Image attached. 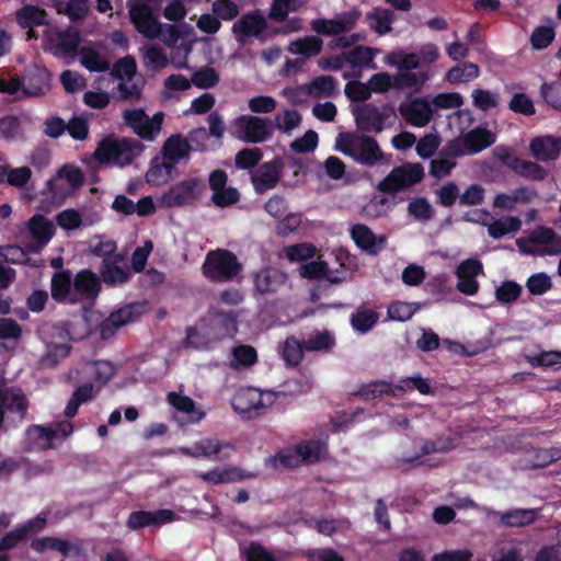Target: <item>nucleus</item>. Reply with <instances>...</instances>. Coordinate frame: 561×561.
Here are the masks:
<instances>
[{"label": "nucleus", "instance_id": "53", "mask_svg": "<svg viewBox=\"0 0 561 561\" xmlns=\"http://www.w3.org/2000/svg\"><path fill=\"white\" fill-rule=\"evenodd\" d=\"M408 211L417 221H428L434 217V209L425 197H417L410 202Z\"/></svg>", "mask_w": 561, "mask_h": 561}, {"label": "nucleus", "instance_id": "56", "mask_svg": "<svg viewBox=\"0 0 561 561\" xmlns=\"http://www.w3.org/2000/svg\"><path fill=\"white\" fill-rule=\"evenodd\" d=\"M440 145V138L438 135L435 134H427L420 138V140L416 142V153L422 159H427L432 157Z\"/></svg>", "mask_w": 561, "mask_h": 561}, {"label": "nucleus", "instance_id": "13", "mask_svg": "<svg viewBox=\"0 0 561 561\" xmlns=\"http://www.w3.org/2000/svg\"><path fill=\"white\" fill-rule=\"evenodd\" d=\"M285 163L283 158L275 157L270 161L261 163L254 172L251 173V183L255 193L264 194L275 188L282 178Z\"/></svg>", "mask_w": 561, "mask_h": 561}, {"label": "nucleus", "instance_id": "19", "mask_svg": "<svg viewBox=\"0 0 561 561\" xmlns=\"http://www.w3.org/2000/svg\"><path fill=\"white\" fill-rule=\"evenodd\" d=\"M72 286L76 302L80 300H92L101 290V280L92 271L81 270L72 279Z\"/></svg>", "mask_w": 561, "mask_h": 561}, {"label": "nucleus", "instance_id": "12", "mask_svg": "<svg viewBox=\"0 0 561 561\" xmlns=\"http://www.w3.org/2000/svg\"><path fill=\"white\" fill-rule=\"evenodd\" d=\"M360 12L356 9L336 14L333 19H316L311 22V30L318 35L337 36L352 31Z\"/></svg>", "mask_w": 561, "mask_h": 561}, {"label": "nucleus", "instance_id": "21", "mask_svg": "<svg viewBox=\"0 0 561 561\" xmlns=\"http://www.w3.org/2000/svg\"><path fill=\"white\" fill-rule=\"evenodd\" d=\"M22 94L25 96H38L49 89V73L45 68H27L22 78Z\"/></svg>", "mask_w": 561, "mask_h": 561}, {"label": "nucleus", "instance_id": "5", "mask_svg": "<svg viewBox=\"0 0 561 561\" xmlns=\"http://www.w3.org/2000/svg\"><path fill=\"white\" fill-rule=\"evenodd\" d=\"M424 167L419 162H405L394 167L377 185L383 194H397L423 181Z\"/></svg>", "mask_w": 561, "mask_h": 561}, {"label": "nucleus", "instance_id": "46", "mask_svg": "<svg viewBox=\"0 0 561 561\" xmlns=\"http://www.w3.org/2000/svg\"><path fill=\"white\" fill-rule=\"evenodd\" d=\"M211 12L220 22H230L239 16L240 8L233 0H215L211 4Z\"/></svg>", "mask_w": 561, "mask_h": 561}, {"label": "nucleus", "instance_id": "26", "mask_svg": "<svg viewBox=\"0 0 561 561\" xmlns=\"http://www.w3.org/2000/svg\"><path fill=\"white\" fill-rule=\"evenodd\" d=\"M192 151V145L188 139L181 134L171 135L163 144L161 149L162 159L180 162L188 158Z\"/></svg>", "mask_w": 561, "mask_h": 561}, {"label": "nucleus", "instance_id": "45", "mask_svg": "<svg viewBox=\"0 0 561 561\" xmlns=\"http://www.w3.org/2000/svg\"><path fill=\"white\" fill-rule=\"evenodd\" d=\"M263 152L260 148H243L239 150L234 158V164L240 170H249L260 165Z\"/></svg>", "mask_w": 561, "mask_h": 561}, {"label": "nucleus", "instance_id": "4", "mask_svg": "<svg viewBox=\"0 0 561 561\" xmlns=\"http://www.w3.org/2000/svg\"><path fill=\"white\" fill-rule=\"evenodd\" d=\"M243 270L237 255L227 249L209 251L202 265L203 275L213 283H228Z\"/></svg>", "mask_w": 561, "mask_h": 561}, {"label": "nucleus", "instance_id": "39", "mask_svg": "<svg viewBox=\"0 0 561 561\" xmlns=\"http://www.w3.org/2000/svg\"><path fill=\"white\" fill-rule=\"evenodd\" d=\"M520 227L522 221L519 218L508 216L491 222L488 227V232L491 238L499 240L511 232L518 231Z\"/></svg>", "mask_w": 561, "mask_h": 561}, {"label": "nucleus", "instance_id": "62", "mask_svg": "<svg viewBox=\"0 0 561 561\" xmlns=\"http://www.w3.org/2000/svg\"><path fill=\"white\" fill-rule=\"evenodd\" d=\"M144 62L147 67L157 71L168 65V57L164 50L157 46L149 47L144 55Z\"/></svg>", "mask_w": 561, "mask_h": 561}, {"label": "nucleus", "instance_id": "27", "mask_svg": "<svg viewBox=\"0 0 561 561\" xmlns=\"http://www.w3.org/2000/svg\"><path fill=\"white\" fill-rule=\"evenodd\" d=\"M167 400L178 412L187 416L186 423L195 424L205 417V412L196 409L195 401L187 396L172 391L168 393Z\"/></svg>", "mask_w": 561, "mask_h": 561}, {"label": "nucleus", "instance_id": "6", "mask_svg": "<svg viewBox=\"0 0 561 561\" xmlns=\"http://www.w3.org/2000/svg\"><path fill=\"white\" fill-rule=\"evenodd\" d=\"M204 191L205 184L199 178L185 179L163 192L159 203L165 208L192 206L199 199Z\"/></svg>", "mask_w": 561, "mask_h": 561}, {"label": "nucleus", "instance_id": "10", "mask_svg": "<svg viewBox=\"0 0 561 561\" xmlns=\"http://www.w3.org/2000/svg\"><path fill=\"white\" fill-rule=\"evenodd\" d=\"M266 30V18L259 9L242 14L231 27V32L239 44H247L251 37L264 42L265 37L263 34Z\"/></svg>", "mask_w": 561, "mask_h": 561}, {"label": "nucleus", "instance_id": "41", "mask_svg": "<svg viewBox=\"0 0 561 561\" xmlns=\"http://www.w3.org/2000/svg\"><path fill=\"white\" fill-rule=\"evenodd\" d=\"M224 448L232 450L233 446L216 438L203 439L194 445V453H192V457H217Z\"/></svg>", "mask_w": 561, "mask_h": 561}, {"label": "nucleus", "instance_id": "20", "mask_svg": "<svg viewBox=\"0 0 561 561\" xmlns=\"http://www.w3.org/2000/svg\"><path fill=\"white\" fill-rule=\"evenodd\" d=\"M175 513L172 510L161 508L153 512L135 511L127 519V527L133 530L148 526L162 525L174 519Z\"/></svg>", "mask_w": 561, "mask_h": 561}, {"label": "nucleus", "instance_id": "11", "mask_svg": "<svg viewBox=\"0 0 561 561\" xmlns=\"http://www.w3.org/2000/svg\"><path fill=\"white\" fill-rule=\"evenodd\" d=\"M357 129L364 133H381L386 127V119L394 112L391 107L385 106L379 110L371 103H364L353 111Z\"/></svg>", "mask_w": 561, "mask_h": 561}, {"label": "nucleus", "instance_id": "37", "mask_svg": "<svg viewBox=\"0 0 561 561\" xmlns=\"http://www.w3.org/2000/svg\"><path fill=\"white\" fill-rule=\"evenodd\" d=\"M80 62L92 72H104L110 69V62L102 58L99 51L91 47H81L79 49Z\"/></svg>", "mask_w": 561, "mask_h": 561}, {"label": "nucleus", "instance_id": "22", "mask_svg": "<svg viewBox=\"0 0 561 561\" xmlns=\"http://www.w3.org/2000/svg\"><path fill=\"white\" fill-rule=\"evenodd\" d=\"M50 295L57 304H76L71 271L61 270L54 273L50 280Z\"/></svg>", "mask_w": 561, "mask_h": 561}, {"label": "nucleus", "instance_id": "7", "mask_svg": "<svg viewBox=\"0 0 561 561\" xmlns=\"http://www.w3.org/2000/svg\"><path fill=\"white\" fill-rule=\"evenodd\" d=\"M44 49L55 57H75L81 43L80 33L71 27L59 30L47 27L43 32Z\"/></svg>", "mask_w": 561, "mask_h": 561}, {"label": "nucleus", "instance_id": "14", "mask_svg": "<svg viewBox=\"0 0 561 561\" xmlns=\"http://www.w3.org/2000/svg\"><path fill=\"white\" fill-rule=\"evenodd\" d=\"M234 124L243 133L242 139L250 144L263 142L273 135V122L270 118L241 115Z\"/></svg>", "mask_w": 561, "mask_h": 561}, {"label": "nucleus", "instance_id": "52", "mask_svg": "<svg viewBox=\"0 0 561 561\" xmlns=\"http://www.w3.org/2000/svg\"><path fill=\"white\" fill-rule=\"evenodd\" d=\"M191 82L196 88L210 89L219 83V75L214 68L204 67L193 73Z\"/></svg>", "mask_w": 561, "mask_h": 561}, {"label": "nucleus", "instance_id": "15", "mask_svg": "<svg viewBox=\"0 0 561 561\" xmlns=\"http://www.w3.org/2000/svg\"><path fill=\"white\" fill-rule=\"evenodd\" d=\"M0 405L4 415H15L22 422L27 416L30 400L21 388L5 387L0 389Z\"/></svg>", "mask_w": 561, "mask_h": 561}, {"label": "nucleus", "instance_id": "23", "mask_svg": "<svg viewBox=\"0 0 561 561\" xmlns=\"http://www.w3.org/2000/svg\"><path fill=\"white\" fill-rule=\"evenodd\" d=\"M134 311L135 308L131 305H127L111 312V314L104 319L99 327L100 337L102 340H108L119 328L133 322L135 319Z\"/></svg>", "mask_w": 561, "mask_h": 561}, {"label": "nucleus", "instance_id": "57", "mask_svg": "<svg viewBox=\"0 0 561 561\" xmlns=\"http://www.w3.org/2000/svg\"><path fill=\"white\" fill-rule=\"evenodd\" d=\"M318 140V134L314 130L309 129L304 134V136L295 139L290 144V148L296 153H308L317 148Z\"/></svg>", "mask_w": 561, "mask_h": 561}, {"label": "nucleus", "instance_id": "44", "mask_svg": "<svg viewBox=\"0 0 561 561\" xmlns=\"http://www.w3.org/2000/svg\"><path fill=\"white\" fill-rule=\"evenodd\" d=\"M273 122V129L276 128L284 134H289L301 123V115L296 110H285L283 114H276Z\"/></svg>", "mask_w": 561, "mask_h": 561}, {"label": "nucleus", "instance_id": "61", "mask_svg": "<svg viewBox=\"0 0 561 561\" xmlns=\"http://www.w3.org/2000/svg\"><path fill=\"white\" fill-rule=\"evenodd\" d=\"M522 294V286L513 280H506L496 288V299L503 304H510L519 298Z\"/></svg>", "mask_w": 561, "mask_h": 561}, {"label": "nucleus", "instance_id": "51", "mask_svg": "<svg viewBox=\"0 0 561 561\" xmlns=\"http://www.w3.org/2000/svg\"><path fill=\"white\" fill-rule=\"evenodd\" d=\"M378 321V316L373 310H359L352 314L351 324L355 331L366 333L370 331Z\"/></svg>", "mask_w": 561, "mask_h": 561}, {"label": "nucleus", "instance_id": "17", "mask_svg": "<svg viewBox=\"0 0 561 561\" xmlns=\"http://www.w3.org/2000/svg\"><path fill=\"white\" fill-rule=\"evenodd\" d=\"M287 282V275L275 267H264L253 275L254 290L262 295L276 294Z\"/></svg>", "mask_w": 561, "mask_h": 561}, {"label": "nucleus", "instance_id": "48", "mask_svg": "<svg viewBox=\"0 0 561 561\" xmlns=\"http://www.w3.org/2000/svg\"><path fill=\"white\" fill-rule=\"evenodd\" d=\"M305 350L307 352L329 351L334 344V337L328 331H318L309 339L304 340Z\"/></svg>", "mask_w": 561, "mask_h": 561}, {"label": "nucleus", "instance_id": "59", "mask_svg": "<svg viewBox=\"0 0 561 561\" xmlns=\"http://www.w3.org/2000/svg\"><path fill=\"white\" fill-rule=\"evenodd\" d=\"M540 93L549 106L561 111V82L543 83Z\"/></svg>", "mask_w": 561, "mask_h": 561}, {"label": "nucleus", "instance_id": "28", "mask_svg": "<svg viewBox=\"0 0 561 561\" xmlns=\"http://www.w3.org/2000/svg\"><path fill=\"white\" fill-rule=\"evenodd\" d=\"M122 261L123 255L119 253L112 259L102 260L100 273L105 284L125 283L129 279V270L119 266Z\"/></svg>", "mask_w": 561, "mask_h": 561}, {"label": "nucleus", "instance_id": "58", "mask_svg": "<svg viewBox=\"0 0 561 561\" xmlns=\"http://www.w3.org/2000/svg\"><path fill=\"white\" fill-rule=\"evenodd\" d=\"M517 174L526 180L543 181L548 171L537 162L522 160Z\"/></svg>", "mask_w": 561, "mask_h": 561}, {"label": "nucleus", "instance_id": "32", "mask_svg": "<svg viewBox=\"0 0 561 561\" xmlns=\"http://www.w3.org/2000/svg\"><path fill=\"white\" fill-rule=\"evenodd\" d=\"M31 548L36 552H44L45 550H55L60 552L64 557H70L75 548L68 540L56 537H42L32 540Z\"/></svg>", "mask_w": 561, "mask_h": 561}, {"label": "nucleus", "instance_id": "40", "mask_svg": "<svg viewBox=\"0 0 561 561\" xmlns=\"http://www.w3.org/2000/svg\"><path fill=\"white\" fill-rule=\"evenodd\" d=\"M369 26L379 35L391 32L393 22V13L388 9H375L367 14Z\"/></svg>", "mask_w": 561, "mask_h": 561}, {"label": "nucleus", "instance_id": "2", "mask_svg": "<svg viewBox=\"0 0 561 561\" xmlns=\"http://www.w3.org/2000/svg\"><path fill=\"white\" fill-rule=\"evenodd\" d=\"M73 433V424L68 421L53 422L48 425L32 424L25 430V451L56 449L58 444Z\"/></svg>", "mask_w": 561, "mask_h": 561}, {"label": "nucleus", "instance_id": "55", "mask_svg": "<svg viewBox=\"0 0 561 561\" xmlns=\"http://www.w3.org/2000/svg\"><path fill=\"white\" fill-rule=\"evenodd\" d=\"M178 162H173L172 160H162L160 164L152 165L146 174L147 181L149 183H158L160 180L167 181L173 170L175 169V164Z\"/></svg>", "mask_w": 561, "mask_h": 561}, {"label": "nucleus", "instance_id": "49", "mask_svg": "<svg viewBox=\"0 0 561 561\" xmlns=\"http://www.w3.org/2000/svg\"><path fill=\"white\" fill-rule=\"evenodd\" d=\"M305 343L299 342L297 339L290 336L287 337L284 343L283 358L291 366L298 365L304 357Z\"/></svg>", "mask_w": 561, "mask_h": 561}, {"label": "nucleus", "instance_id": "43", "mask_svg": "<svg viewBox=\"0 0 561 561\" xmlns=\"http://www.w3.org/2000/svg\"><path fill=\"white\" fill-rule=\"evenodd\" d=\"M374 57L373 48L360 45L343 54L344 60L353 68L368 66L373 62Z\"/></svg>", "mask_w": 561, "mask_h": 561}, {"label": "nucleus", "instance_id": "16", "mask_svg": "<svg viewBox=\"0 0 561 561\" xmlns=\"http://www.w3.org/2000/svg\"><path fill=\"white\" fill-rule=\"evenodd\" d=\"M529 152L537 161H554L561 154V137L552 135L536 136L529 142Z\"/></svg>", "mask_w": 561, "mask_h": 561}, {"label": "nucleus", "instance_id": "36", "mask_svg": "<svg viewBox=\"0 0 561 561\" xmlns=\"http://www.w3.org/2000/svg\"><path fill=\"white\" fill-rule=\"evenodd\" d=\"M307 90L313 98L334 96L337 93V81L331 76H318L311 80Z\"/></svg>", "mask_w": 561, "mask_h": 561}, {"label": "nucleus", "instance_id": "35", "mask_svg": "<svg viewBox=\"0 0 561 561\" xmlns=\"http://www.w3.org/2000/svg\"><path fill=\"white\" fill-rule=\"evenodd\" d=\"M536 511L515 508L500 514V523L507 527H523L530 525L536 519Z\"/></svg>", "mask_w": 561, "mask_h": 561}, {"label": "nucleus", "instance_id": "18", "mask_svg": "<svg viewBox=\"0 0 561 561\" xmlns=\"http://www.w3.org/2000/svg\"><path fill=\"white\" fill-rule=\"evenodd\" d=\"M399 113L410 125L415 127L426 126L433 116L430 103L423 98H417L409 103H401Z\"/></svg>", "mask_w": 561, "mask_h": 561}, {"label": "nucleus", "instance_id": "42", "mask_svg": "<svg viewBox=\"0 0 561 561\" xmlns=\"http://www.w3.org/2000/svg\"><path fill=\"white\" fill-rule=\"evenodd\" d=\"M480 75V70L478 65L473 62H466L462 67L455 66L448 70L446 73V79L448 82L456 84L460 82H469L478 78Z\"/></svg>", "mask_w": 561, "mask_h": 561}, {"label": "nucleus", "instance_id": "47", "mask_svg": "<svg viewBox=\"0 0 561 561\" xmlns=\"http://www.w3.org/2000/svg\"><path fill=\"white\" fill-rule=\"evenodd\" d=\"M556 38V30L553 26L540 25L534 28L530 35L531 47L536 50L547 48Z\"/></svg>", "mask_w": 561, "mask_h": 561}, {"label": "nucleus", "instance_id": "29", "mask_svg": "<svg viewBox=\"0 0 561 561\" xmlns=\"http://www.w3.org/2000/svg\"><path fill=\"white\" fill-rule=\"evenodd\" d=\"M129 15L135 27L149 35L156 20L152 15L150 5L146 2L138 1L129 5Z\"/></svg>", "mask_w": 561, "mask_h": 561}, {"label": "nucleus", "instance_id": "38", "mask_svg": "<svg viewBox=\"0 0 561 561\" xmlns=\"http://www.w3.org/2000/svg\"><path fill=\"white\" fill-rule=\"evenodd\" d=\"M427 80L428 75L424 71L411 72L409 70H400L398 75L394 76V89L402 90L411 88L419 91Z\"/></svg>", "mask_w": 561, "mask_h": 561}, {"label": "nucleus", "instance_id": "3", "mask_svg": "<svg viewBox=\"0 0 561 561\" xmlns=\"http://www.w3.org/2000/svg\"><path fill=\"white\" fill-rule=\"evenodd\" d=\"M336 146L343 154L362 165L373 167L385 158L377 140L367 135L340 134Z\"/></svg>", "mask_w": 561, "mask_h": 561}, {"label": "nucleus", "instance_id": "31", "mask_svg": "<svg viewBox=\"0 0 561 561\" xmlns=\"http://www.w3.org/2000/svg\"><path fill=\"white\" fill-rule=\"evenodd\" d=\"M30 233L39 245L47 244L53 238L54 226L43 215H34L27 222Z\"/></svg>", "mask_w": 561, "mask_h": 561}, {"label": "nucleus", "instance_id": "64", "mask_svg": "<svg viewBox=\"0 0 561 561\" xmlns=\"http://www.w3.org/2000/svg\"><path fill=\"white\" fill-rule=\"evenodd\" d=\"M559 459H561V450L559 448L538 449L534 455L530 468H546Z\"/></svg>", "mask_w": 561, "mask_h": 561}, {"label": "nucleus", "instance_id": "54", "mask_svg": "<svg viewBox=\"0 0 561 561\" xmlns=\"http://www.w3.org/2000/svg\"><path fill=\"white\" fill-rule=\"evenodd\" d=\"M137 71V64L133 56L127 55L123 58H119L112 68V76L123 80L126 78L127 80H131Z\"/></svg>", "mask_w": 561, "mask_h": 561}, {"label": "nucleus", "instance_id": "8", "mask_svg": "<svg viewBox=\"0 0 561 561\" xmlns=\"http://www.w3.org/2000/svg\"><path fill=\"white\" fill-rule=\"evenodd\" d=\"M124 123L141 139L153 141L159 135L164 121V113L157 112L149 117L142 108L126 110L123 113Z\"/></svg>", "mask_w": 561, "mask_h": 561}, {"label": "nucleus", "instance_id": "50", "mask_svg": "<svg viewBox=\"0 0 561 561\" xmlns=\"http://www.w3.org/2000/svg\"><path fill=\"white\" fill-rule=\"evenodd\" d=\"M552 286L551 277L545 272L533 274L526 280V288L534 296H541L546 294L552 288Z\"/></svg>", "mask_w": 561, "mask_h": 561}, {"label": "nucleus", "instance_id": "60", "mask_svg": "<svg viewBox=\"0 0 561 561\" xmlns=\"http://www.w3.org/2000/svg\"><path fill=\"white\" fill-rule=\"evenodd\" d=\"M473 105L480 111L488 112L499 105V99L495 94L484 89H476L472 91Z\"/></svg>", "mask_w": 561, "mask_h": 561}, {"label": "nucleus", "instance_id": "25", "mask_svg": "<svg viewBox=\"0 0 561 561\" xmlns=\"http://www.w3.org/2000/svg\"><path fill=\"white\" fill-rule=\"evenodd\" d=\"M15 21L22 28H34L36 26H50L47 11L38 5L24 4L15 12Z\"/></svg>", "mask_w": 561, "mask_h": 561}, {"label": "nucleus", "instance_id": "33", "mask_svg": "<svg viewBox=\"0 0 561 561\" xmlns=\"http://www.w3.org/2000/svg\"><path fill=\"white\" fill-rule=\"evenodd\" d=\"M351 237L355 244L369 254H377L376 236L366 225L356 224L351 228Z\"/></svg>", "mask_w": 561, "mask_h": 561}, {"label": "nucleus", "instance_id": "63", "mask_svg": "<svg viewBox=\"0 0 561 561\" xmlns=\"http://www.w3.org/2000/svg\"><path fill=\"white\" fill-rule=\"evenodd\" d=\"M527 362L531 367H553L561 365V352H541L534 356H527Z\"/></svg>", "mask_w": 561, "mask_h": 561}, {"label": "nucleus", "instance_id": "34", "mask_svg": "<svg viewBox=\"0 0 561 561\" xmlns=\"http://www.w3.org/2000/svg\"><path fill=\"white\" fill-rule=\"evenodd\" d=\"M323 41L314 35L305 36L290 43L289 50L291 54L310 58L321 53Z\"/></svg>", "mask_w": 561, "mask_h": 561}, {"label": "nucleus", "instance_id": "1", "mask_svg": "<svg viewBox=\"0 0 561 561\" xmlns=\"http://www.w3.org/2000/svg\"><path fill=\"white\" fill-rule=\"evenodd\" d=\"M144 149L145 146L135 138H116L110 135L99 142L94 154L101 163L123 168L131 164L142 153Z\"/></svg>", "mask_w": 561, "mask_h": 561}, {"label": "nucleus", "instance_id": "30", "mask_svg": "<svg viewBox=\"0 0 561 561\" xmlns=\"http://www.w3.org/2000/svg\"><path fill=\"white\" fill-rule=\"evenodd\" d=\"M469 154H476L495 142V136L486 128L477 127L463 135Z\"/></svg>", "mask_w": 561, "mask_h": 561}, {"label": "nucleus", "instance_id": "9", "mask_svg": "<svg viewBox=\"0 0 561 561\" xmlns=\"http://www.w3.org/2000/svg\"><path fill=\"white\" fill-rule=\"evenodd\" d=\"M274 403V392H262L254 388L240 390L233 398L232 408L245 417L261 415L262 411Z\"/></svg>", "mask_w": 561, "mask_h": 561}, {"label": "nucleus", "instance_id": "24", "mask_svg": "<svg viewBox=\"0 0 561 561\" xmlns=\"http://www.w3.org/2000/svg\"><path fill=\"white\" fill-rule=\"evenodd\" d=\"M59 180H66L68 182L71 191H76V190L80 188L84 183V176H83L82 170L80 168L71 165V164L62 165L57 171L56 178L49 179L46 182L47 190L54 195L65 194L64 191L58 185Z\"/></svg>", "mask_w": 561, "mask_h": 561}]
</instances>
